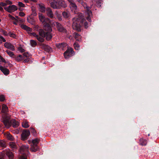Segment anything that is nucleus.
Instances as JSON below:
<instances>
[{"mask_svg":"<svg viewBox=\"0 0 159 159\" xmlns=\"http://www.w3.org/2000/svg\"><path fill=\"white\" fill-rule=\"evenodd\" d=\"M84 20V19L82 15L74 18L72 19L73 23L72 25L73 29L80 31L82 25Z\"/></svg>","mask_w":159,"mask_h":159,"instance_id":"nucleus-1","label":"nucleus"},{"mask_svg":"<svg viewBox=\"0 0 159 159\" xmlns=\"http://www.w3.org/2000/svg\"><path fill=\"white\" fill-rule=\"evenodd\" d=\"M51 6L54 9H59L61 7L65 8L67 5L65 2L63 0H56L54 2H51Z\"/></svg>","mask_w":159,"mask_h":159,"instance_id":"nucleus-2","label":"nucleus"},{"mask_svg":"<svg viewBox=\"0 0 159 159\" xmlns=\"http://www.w3.org/2000/svg\"><path fill=\"white\" fill-rule=\"evenodd\" d=\"M81 5L86 9L85 15V17L88 20L89 22H91V17H92V11L90 10L89 7H88L87 4L84 2H82Z\"/></svg>","mask_w":159,"mask_h":159,"instance_id":"nucleus-3","label":"nucleus"},{"mask_svg":"<svg viewBox=\"0 0 159 159\" xmlns=\"http://www.w3.org/2000/svg\"><path fill=\"white\" fill-rule=\"evenodd\" d=\"M39 18L40 21L43 23L44 25L47 24V25H49L48 24L50 22V20L48 18L46 17L45 16L43 15L41 13H39L38 14Z\"/></svg>","mask_w":159,"mask_h":159,"instance_id":"nucleus-4","label":"nucleus"},{"mask_svg":"<svg viewBox=\"0 0 159 159\" xmlns=\"http://www.w3.org/2000/svg\"><path fill=\"white\" fill-rule=\"evenodd\" d=\"M44 29L46 33L45 36L46 37V39L48 40H49L52 37V34L51 33L52 31V29L50 26L48 25L45 26Z\"/></svg>","mask_w":159,"mask_h":159,"instance_id":"nucleus-5","label":"nucleus"},{"mask_svg":"<svg viewBox=\"0 0 159 159\" xmlns=\"http://www.w3.org/2000/svg\"><path fill=\"white\" fill-rule=\"evenodd\" d=\"M73 49L71 48H69L64 53V56L65 58L68 59L74 54Z\"/></svg>","mask_w":159,"mask_h":159,"instance_id":"nucleus-6","label":"nucleus"},{"mask_svg":"<svg viewBox=\"0 0 159 159\" xmlns=\"http://www.w3.org/2000/svg\"><path fill=\"white\" fill-rule=\"evenodd\" d=\"M55 25H56V27L59 31L63 33H66L67 30H66L59 23L55 22Z\"/></svg>","mask_w":159,"mask_h":159,"instance_id":"nucleus-7","label":"nucleus"},{"mask_svg":"<svg viewBox=\"0 0 159 159\" xmlns=\"http://www.w3.org/2000/svg\"><path fill=\"white\" fill-rule=\"evenodd\" d=\"M4 8L9 12H14L18 9L17 7L15 5H10L8 7H5Z\"/></svg>","mask_w":159,"mask_h":159,"instance_id":"nucleus-8","label":"nucleus"},{"mask_svg":"<svg viewBox=\"0 0 159 159\" xmlns=\"http://www.w3.org/2000/svg\"><path fill=\"white\" fill-rule=\"evenodd\" d=\"M29 147L28 145H22L20 148V152L22 154H24L28 152Z\"/></svg>","mask_w":159,"mask_h":159,"instance_id":"nucleus-9","label":"nucleus"},{"mask_svg":"<svg viewBox=\"0 0 159 159\" xmlns=\"http://www.w3.org/2000/svg\"><path fill=\"white\" fill-rule=\"evenodd\" d=\"M30 132L28 130L24 131L21 134L22 140H24L27 138L30 135Z\"/></svg>","mask_w":159,"mask_h":159,"instance_id":"nucleus-10","label":"nucleus"},{"mask_svg":"<svg viewBox=\"0 0 159 159\" xmlns=\"http://www.w3.org/2000/svg\"><path fill=\"white\" fill-rule=\"evenodd\" d=\"M4 154H6L9 159H12L13 157V154L12 152L9 149H7L3 151Z\"/></svg>","mask_w":159,"mask_h":159,"instance_id":"nucleus-11","label":"nucleus"},{"mask_svg":"<svg viewBox=\"0 0 159 159\" xmlns=\"http://www.w3.org/2000/svg\"><path fill=\"white\" fill-rule=\"evenodd\" d=\"M46 12L47 15L51 18H53L54 15L51 9L50 8H48L46 9Z\"/></svg>","mask_w":159,"mask_h":159,"instance_id":"nucleus-12","label":"nucleus"},{"mask_svg":"<svg viewBox=\"0 0 159 159\" xmlns=\"http://www.w3.org/2000/svg\"><path fill=\"white\" fill-rule=\"evenodd\" d=\"M4 45L6 48L9 49L12 51L15 50V47L10 43H4Z\"/></svg>","mask_w":159,"mask_h":159,"instance_id":"nucleus-13","label":"nucleus"},{"mask_svg":"<svg viewBox=\"0 0 159 159\" xmlns=\"http://www.w3.org/2000/svg\"><path fill=\"white\" fill-rule=\"evenodd\" d=\"M0 70L3 72V73L6 75H8L9 73V70L2 66H0Z\"/></svg>","mask_w":159,"mask_h":159,"instance_id":"nucleus-14","label":"nucleus"},{"mask_svg":"<svg viewBox=\"0 0 159 159\" xmlns=\"http://www.w3.org/2000/svg\"><path fill=\"white\" fill-rule=\"evenodd\" d=\"M39 11L42 12H44L45 11V8L44 4L42 3L38 4Z\"/></svg>","mask_w":159,"mask_h":159,"instance_id":"nucleus-15","label":"nucleus"},{"mask_svg":"<svg viewBox=\"0 0 159 159\" xmlns=\"http://www.w3.org/2000/svg\"><path fill=\"white\" fill-rule=\"evenodd\" d=\"M21 27L28 32H32V31L33 30L32 28L24 24L21 25Z\"/></svg>","mask_w":159,"mask_h":159,"instance_id":"nucleus-16","label":"nucleus"},{"mask_svg":"<svg viewBox=\"0 0 159 159\" xmlns=\"http://www.w3.org/2000/svg\"><path fill=\"white\" fill-rule=\"evenodd\" d=\"M4 135L5 137L9 140L13 141L14 139L13 137L9 133H5Z\"/></svg>","mask_w":159,"mask_h":159,"instance_id":"nucleus-17","label":"nucleus"},{"mask_svg":"<svg viewBox=\"0 0 159 159\" xmlns=\"http://www.w3.org/2000/svg\"><path fill=\"white\" fill-rule=\"evenodd\" d=\"M30 150L32 152H35L38 150L39 148L37 145L31 144Z\"/></svg>","mask_w":159,"mask_h":159,"instance_id":"nucleus-18","label":"nucleus"},{"mask_svg":"<svg viewBox=\"0 0 159 159\" xmlns=\"http://www.w3.org/2000/svg\"><path fill=\"white\" fill-rule=\"evenodd\" d=\"M73 36L75 37L76 40L78 41H80L81 40V36L76 33H74L73 34Z\"/></svg>","mask_w":159,"mask_h":159,"instance_id":"nucleus-19","label":"nucleus"},{"mask_svg":"<svg viewBox=\"0 0 159 159\" xmlns=\"http://www.w3.org/2000/svg\"><path fill=\"white\" fill-rule=\"evenodd\" d=\"M11 123L12 126L15 127H17L19 125V123L14 120H13L11 121Z\"/></svg>","mask_w":159,"mask_h":159,"instance_id":"nucleus-20","label":"nucleus"},{"mask_svg":"<svg viewBox=\"0 0 159 159\" xmlns=\"http://www.w3.org/2000/svg\"><path fill=\"white\" fill-rule=\"evenodd\" d=\"M22 125L23 127L27 128L29 127V122L26 120H24L22 123Z\"/></svg>","mask_w":159,"mask_h":159,"instance_id":"nucleus-21","label":"nucleus"},{"mask_svg":"<svg viewBox=\"0 0 159 159\" xmlns=\"http://www.w3.org/2000/svg\"><path fill=\"white\" fill-rule=\"evenodd\" d=\"M5 125L7 127L9 128L10 127L9 120L7 119H5L2 121Z\"/></svg>","mask_w":159,"mask_h":159,"instance_id":"nucleus-22","label":"nucleus"},{"mask_svg":"<svg viewBox=\"0 0 159 159\" xmlns=\"http://www.w3.org/2000/svg\"><path fill=\"white\" fill-rule=\"evenodd\" d=\"M14 58L17 61H19L23 59V56L21 55H19L17 56L15 55Z\"/></svg>","mask_w":159,"mask_h":159,"instance_id":"nucleus-23","label":"nucleus"},{"mask_svg":"<svg viewBox=\"0 0 159 159\" xmlns=\"http://www.w3.org/2000/svg\"><path fill=\"white\" fill-rule=\"evenodd\" d=\"M8 108L7 105L5 104H3L2 106V111L3 113H6L8 111Z\"/></svg>","mask_w":159,"mask_h":159,"instance_id":"nucleus-24","label":"nucleus"},{"mask_svg":"<svg viewBox=\"0 0 159 159\" xmlns=\"http://www.w3.org/2000/svg\"><path fill=\"white\" fill-rule=\"evenodd\" d=\"M46 31L45 32L44 30L42 29H40L39 30V35L43 37H45L46 36Z\"/></svg>","mask_w":159,"mask_h":159,"instance_id":"nucleus-25","label":"nucleus"},{"mask_svg":"<svg viewBox=\"0 0 159 159\" xmlns=\"http://www.w3.org/2000/svg\"><path fill=\"white\" fill-rule=\"evenodd\" d=\"M70 7L71 9L72 10H76L77 9V6L75 2L71 4H70Z\"/></svg>","mask_w":159,"mask_h":159,"instance_id":"nucleus-26","label":"nucleus"},{"mask_svg":"<svg viewBox=\"0 0 159 159\" xmlns=\"http://www.w3.org/2000/svg\"><path fill=\"white\" fill-rule=\"evenodd\" d=\"M62 15L65 18H68L70 16V14L69 12L64 11L62 12Z\"/></svg>","mask_w":159,"mask_h":159,"instance_id":"nucleus-27","label":"nucleus"},{"mask_svg":"<svg viewBox=\"0 0 159 159\" xmlns=\"http://www.w3.org/2000/svg\"><path fill=\"white\" fill-rule=\"evenodd\" d=\"M43 46L46 51L49 52L52 50L51 48L45 44H43Z\"/></svg>","mask_w":159,"mask_h":159,"instance_id":"nucleus-28","label":"nucleus"},{"mask_svg":"<svg viewBox=\"0 0 159 159\" xmlns=\"http://www.w3.org/2000/svg\"><path fill=\"white\" fill-rule=\"evenodd\" d=\"M6 52L10 57L12 58H14L15 55L14 54L13 52L8 50H7Z\"/></svg>","mask_w":159,"mask_h":159,"instance_id":"nucleus-29","label":"nucleus"},{"mask_svg":"<svg viewBox=\"0 0 159 159\" xmlns=\"http://www.w3.org/2000/svg\"><path fill=\"white\" fill-rule=\"evenodd\" d=\"M139 143L142 146L146 145L147 143L146 141L143 138H141L139 140Z\"/></svg>","mask_w":159,"mask_h":159,"instance_id":"nucleus-30","label":"nucleus"},{"mask_svg":"<svg viewBox=\"0 0 159 159\" xmlns=\"http://www.w3.org/2000/svg\"><path fill=\"white\" fill-rule=\"evenodd\" d=\"M6 146V143L3 140H0V148H5Z\"/></svg>","mask_w":159,"mask_h":159,"instance_id":"nucleus-31","label":"nucleus"},{"mask_svg":"<svg viewBox=\"0 0 159 159\" xmlns=\"http://www.w3.org/2000/svg\"><path fill=\"white\" fill-rule=\"evenodd\" d=\"M40 140L39 139L36 138L33 140L31 142V144H34V145H37Z\"/></svg>","mask_w":159,"mask_h":159,"instance_id":"nucleus-32","label":"nucleus"},{"mask_svg":"<svg viewBox=\"0 0 159 159\" xmlns=\"http://www.w3.org/2000/svg\"><path fill=\"white\" fill-rule=\"evenodd\" d=\"M9 145L11 148L16 149L17 148L16 144L14 142H10L9 143Z\"/></svg>","mask_w":159,"mask_h":159,"instance_id":"nucleus-33","label":"nucleus"},{"mask_svg":"<svg viewBox=\"0 0 159 159\" xmlns=\"http://www.w3.org/2000/svg\"><path fill=\"white\" fill-rule=\"evenodd\" d=\"M44 38V37H42L38 35V36H37L36 38L39 41L41 42H43L44 40V39L43 38Z\"/></svg>","mask_w":159,"mask_h":159,"instance_id":"nucleus-34","label":"nucleus"},{"mask_svg":"<svg viewBox=\"0 0 159 159\" xmlns=\"http://www.w3.org/2000/svg\"><path fill=\"white\" fill-rule=\"evenodd\" d=\"M27 20L28 22L31 24H33L34 22V20L33 18L30 17H27Z\"/></svg>","mask_w":159,"mask_h":159,"instance_id":"nucleus-35","label":"nucleus"},{"mask_svg":"<svg viewBox=\"0 0 159 159\" xmlns=\"http://www.w3.org/2000/svg\"><path fill=\"white\" fill-rule=\"evenodd\" d=\"M30 44L33 47H35L37 45L36 42L33 40H30Z\"/></svg>","mask_w":159,"mask_h":159,"instance_id":"nucleus-36","label":"nucleus"},{"mask_svg":"<svg viewBox=\"0 0 159 159\" xmlns=\"http://www.w3.org/2000/svg\"><path fill=\"white\" fill-rule=\"evenodd\" d=\"M92 2H96L97 5L98 7H100L101 5L100 4L101 3V2L102 1V0H92Z\"/></svg>","mask_w":159,"mask_h":159,"instance_id":"nucleus-37","label":"nucleus"},{"mask_svg":"<svg viewBox=\"0 0 159 159\" xmlns=\"http://www.w3.org/2000/svg\"><path fill=\"white\" fill-rule=\"evenodd\" d=\"M74 47L75 50H79L80 49V45L77 43H74Z\"/></svg>","mask_w":159,"mask_h":159,"instance_id":"nucleus-38","label":"nucleus"},{"mask_svg":"<svg viewBox=\"0 0 159 159\" xmlns=\"http://www.w3.org/2000/svg\"><path fill=\"white\" fill-rule=\"evenodd\" d=\"M55 14L56 15L57 18L59 20H62V16L61 14H59L57 12H56L55 13Z\"/></svg>","mask_w":159,"mask_h":159,"instance_id":"nucleus-39","label":"nucleus"},{"mask_svg":"<svg viewBox=\"0 0 159 159\" xmlns=\"http://www.w3.org/2000/svg\"><path fill=\"white\" fill-rule=\"evenodd\" d=\"M30 129L31 133H32L34 135H36L37 133L35 129L32 128H30Z\"/></svg>","mask_w":159,"mask_h":159,"instance_id":"nucleus-40","label":"nucleus"},{"mask_svg":"<svg viewBox=\"0 0 159 159\" xmlns=\"http://www.w3.org/2000/svg\"><path fill=\"white\" fill-rule=\"evenodd\" d=\"M5 96L3 95H0V101L3 102L5 100Z\"/></svg>","mask_w":159,"mask_h":159,"instance_id":"nucleus-41","label":"nucleus"},{"mask_svg":"<svg viewBox=\"0 0 159 159\" xmlns=\"http://www.w3.org/2000/svg\"><path fill=\"white\" fill-rule=\"evenodd\" d=\"M8 35L11 37H12L14 38H15L16 37V36L15 34H14V33H11V32H10L8 33Z\"/></svg>","mask_w":159,"mask_h":159,"instance_id":"nucleus-42","label":"nucleus"},{"mask_svg":"<svg viewBox=\"0 0 159 159\" xmlns=\"http://www.w3.org/2000/svg\"><path fill=\"white\" fill-rule=\"evenodd\" d=\"M18 5L20 7H25V5L21 2H18Z\"/></svg>","mask_w":159,"mask_h":159,"instance_id":"nucleus-43","label":"nucleus"},{"mask_svg":"<svg viewBox=\"0 0 159 159\" xmlns=\"http://www.w3.org/2000/svg\"><path fill=\"white\" fill-rule=\"evenodd\" d=\"M5 3L6 4V5H11L12 3V2L9 0H6L5 2Z\"/></svg>","mask_w":159,"mask_h":159,"instance_id":"nucleus-44","label":"nucleus"},{"mask_svg":"<svg viewBox=\"0 0 159 159\" xmlns=\"http://www.w3.org/2000/svg\"><path fill=\"white\" fill-rule=\"evenodd\" d=\"M4 154L3 152L2 153H0V159H4Z\"/></svg>","mask_w":159,"mask_h":159,"instance_id":"nucleus-45","label":"nucleus"},{"mask_svg":"<svg viewBox=\"0 0 159 159\" xmlns=\"http://www.w3.org/2000/svg\"><path fill=\"white\" fill-rule=\"evenodd\" d=\"M19 15L21 17H24L25 16V14L22 12H20L19 13Z\"/></svg>","mask_w":159,"mask_h":159,"instance_id":"nucleus-46","label":"nucleus"},{"mask_svg":"<svg viewBox=\"0 0 159 159\" xmlns=\"http://www.w3.org/2000/svg\"><path fill=\"white\" fill-rule=\"evenodd\" d=\"M28 55H29V54H28V53H24L23 56V59H24L25 57L28 58Z\"/></svg>","mask_w":159,"mask_h":159,"instance_id":"nucleus-47","label":"nucleus"},{"mask_svg":"<svg viewBox=\"0 0 159 159\" xmlns=\"http://www.w3.org/2000/svg\"><path fill=\"white\" fill-rule=\"evenodd\" d=\"M2 34L4 35L7 36L8 35V34L7 32L5 30H2Z\"/></svg>","mask_w":159,"mask_h":159,"instance_id":"nucleus-48","label":"nucleus"},{"mask_svg":"<svg viewBox=\"0 0 159 159\" xmlns=\"http://www.w3.org/2000/svg\"><path fill=\"white\" fill-rule=\"evenodd\" d=\"M84 25L85 28H87L88 27V24L87 22H84Z\"/></svg>","mask_w":159,"mask_h":159,"instance_id":"nucleus-49","label":"nucleus"},{"mask_svg":"<svg viewBox=\"0 0 159 159\" xmlns=\"http://www.w3.org/2000/svg\"><path fill=\"white\" fill-rule=\"evenodd\" d=\"M0 39H1L2 41H3V42H5L6 40L2 36H0Z\"/></svg>","mask_w":159,"mask_h":159,"instance_id":"nucleus-50","label":"nucleus"},{"mask_svg":"<svg viewBox=\"0 0 159 159\" xmlns=\"http://www.w3.org/2000/svg\"><path fill=\"white\" fill-rule=\"evenodd\" d=\"M8 16L12 20H16V19H15V18L14 17H13V16H12L10 14H9L8 15Z\"/></svg>","mask_w":159,"mask_h":159,"instance_id":"nucleus-51","label":"nucleus"},{"mask_svg":"<svg viewBox=\"0 0 159 159\" xmlns=\"http://www.w3.org/2000/svg\"><path fill=\"white\" fill-rule=\"evenodd\" d=\"M30 61V58L29 57L27 58L26 59H25L24 60V62H28Z\"/></svg>","mask_w":159,"mask_h":159,"instance_id":"nucleus-52","label":"nucleus"},{"mask_svg":"<svg viewBox=\"0 0 159 159\" xmlns=\"http://www.w3.org/2000/svg\"><path fill=\"white\" fill-rule=\"evenodd\" d=\"M0 5L2 6H6V4L5 3V2H0Z\"/></svg>","mask_w":159,"mask_h":159,"instance_id":"nucleus-53","label":"nucleus"},{"mask_svg":"<svg viewBox=\"0 0 159 159\" xmlns=\"http://www.w3.org/2000/svg\"><path fill=\"white\" fill-rule=\"evenodd\" d=\"M31 35H33L34 36V37H35L36 38L37 37V36H38V35L36 34V33H30Z\"/></svg>","mask_w":159,"mask_h":159,"instance_id":"nucleus-54","label":"nucleus"},{"mask_svg":"<svg viewBox=\"0 0 159 159\" xmlns=\"http://www.w3.org/2000/svg\"><path fill=\"white\" fill-rule=\"evenodd\" d=\"M20 159H26V156H21L20 158Z\"/></svg>","mask_w":159,"mask_h":159,"instance_id":"nucleus-55","label":"nucleus"},{"mask_svg":"<svg viewBox=\"0 0 159 159\" xmlns=\"http://www.w3.org/2000/svg\"><path fill=\"white\" fill-rule=\"evenodd\" d=\"M48 2L50 3V5H51V2H54L55 1H56V0H48Z\"/></svg>","mask_w":159,"mask_h":159,"instance_id":"nucleus-56","label":"nucleus"},{"mask_svg":"<svg viewBox=\"0 0 159 159\" xmlns=\"http://www.w3.org/2000/svg\"><path fill=\"white\" fill-rule=\"evenodd\" d=\"M19 50L22 52H24L25 51V50L24 49L20 47L19 48Z\"/></svg>","mask_w":159,"mask_h":159,"instance_id":"nucleus-57","label":"nucleus"},{"mask_svg":"<svg viewBox=\"0 0 159 159\" xmlns=\"http://www.w3.org/2000/svg\"><path fill=\"white\" fill-rule=\"evenodd\" d=\"M68 2L70 3V4H71L72 3H73L74 2V1H73V0H67Z\"/></svg>","mask_w":159,"mask_h":159,"instance_id":"nucleus-58","label":"nucleus"},{"mask_svg":"<svg viewBox=\"0 0 159 159\" xmlns=\"http://www.w3.org/2000/svg\"><path fill=\"white\" fill-rule=\"evenodd\" d=\"M63 44H64V43H61V44H59V46L58 45V46L59 48H61V47H63Z\"/></svg>","mask_w":159,"mask_h":159,"instance_id":"nucleus-59","label":"nucleus"},{"mask_svg":"<svg viewBox=\"0 0 159 159\" xmlns=\"http://www.w3.org/2000/svg\"><path fill=\"white\" fill-rule=\"evenodd\" d=\"M3 11V8L0 5V11Z\"/></svg>","mask_w":159,"mask_h":159,"instance_id":"nucleus-60","label":"nucleus"},{"mask_svg":"<svg viewBox=\"0 0 159 159\" xmlns=\"http://www.w3.org/2000/svg\"><path fill=\"white\" fill-rule=\"evenodd\" d=\"M2 61L3 62H5V60L3 59V58H2V59H1Z\"/></svg>","mask_w":159,"mask_h":159,"instance_id":"nucleus-61","label":"nucleus"},{"mask_svg":"<svg viewBox=\"0 0 159 159\" xmlns=\"http://www.w3.org/2000/svg\"><path fill=\"white\" fill-rule=\"evenodd\" d=\"M30 1L33 2H36L37 1V0H30Z\"/></svg>","mask_w":159,"mask_h":159,"instance_id":"nucleus-62","label":"nucleus"},{"mask_svg":"<svg viewBox=\"0 0 159 159\" xmlns=\"http://www.w3.org/2000/svg\"><path fill=\"white\" fill-rule=\"evenodd\" d=\"M28 142H29V144H30V143H31V141H28Z\"/></svg>","mask_w":159,"mask_h":159,"instance_id":"nucleus-63","label":"nucleus"},{"mask_svg":"<svg viewBox=\"0 0 159 159\" xmlns=\"http://www.w3.org/2000/svg\"><path fill=\"white\" fill-rule=\"evenodd\" d=\"M13 24H15V25H16V23L15 22H13Z\"/></svg>","mask_w":159,"mask_h":159,"instance_id":"nucleus-64","label":"nucleus"}]
</instances>
